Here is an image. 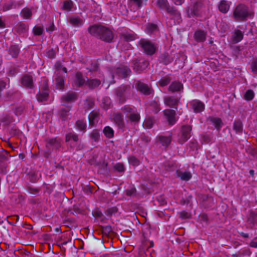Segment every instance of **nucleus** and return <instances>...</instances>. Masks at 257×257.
Segmentation results:
<instances>
[{
  "instance_id": "nucleus-1",
  "label": "nucleus",
  "mask_w": 257,
  "mask_h": 257,
  "mask_svg": "<svg viewBox=\"0 0 257 257\" xmlns=\"http://www.w3.org/2000/svg\"><path fill=\"white\" fill-rule=\"evenodd\" d=\"M88 32L92 36L107 43L111 42L114 38L113 33L110 28L100 25L90 26Z\"/></svg>"
},
{
  "instance_id": "nucleus-2",
  "label": "nucleus",
  "mask_w": 257,
  "mask_h": 257,
  "mask_svg": "<svg viewBox=\"0 0 257 257\" xmlns=\"http://www.w3.org/2000/svg\"><path fill=\"white\" fill-rule=\"evenodd\" d=\"M249 15L247 7L242 4L237 5L234 9L232 18L236 22L246 21Z\"/></svg>"
},
{
  "instance_id": "nucleus-3",
  "label": "nucleus",
  "mask_w": 257,
  "mask_h": 257,
  "mask_svg": "<svg viewBox=\"0 0 257 257\" xmlns=\"http://www.w3.org/2000/svg\"><path fill=\"white\" fill-rule=\"evenodd\" d=\"M132 91L130 85H122L115 89V95L120 103H123L131 94Z\"/></svg>"
},
{
  "instance_id": "nucleus-4",
  "label": "nucleus",
  "mask_w": 257,
  "mask_h": 257,
  "mask_svg": "<svg viewBox=\"0 0 257 257\" xmlns=\"http://www.w3.org/2000/svg\"><path fill=\"white\" fill-rule=\"evenodd\" d=\"M139 45L144 52L148 55H153L156 51V47L154 44L148 40L141 39Z\"/></svg>"
},
{
  "instance_id": "nucleus-5",
  "label": "nucleus",
  "mask_w": 257,
  "mask_h": 257,
  "mask_svg": "<svg viewBox=\"0 0 257 257\" xmlns=\"http://www.w3.org/2000/svg\"><path fill=\"white\" fill-rule=\"evenodd\" d=\"M41 83L42 84L40 86V91L37 94V98L38 101L43 102L46 101L49 95L48 92V84L45 80H44Z\"/></svg>"
},
{
  "instance_id": "nucleus-6",
  "label": "nucleus",
  "mask_w": 257,
  "mask_h": 257,
  "mask_svg": "<svg viewBox=\"0 0 257 257\" xmlns=\"http://www.w3.org/2000/svg\"><path fill=\"white\" fill-rule=\"evenodd\" d=\"M149 62L143 58L137 59L134 62V70L137 73H140L148 66Z\"/></svg>"
},
{
  "instance_id": "nucleus-7",
  "label": "nucleus",
  "mask_w": 257,
  "mask_h": 257,
  "mask_svg": "<svg viewBox=\"0 0 257 257\" xmlns=\"http://www.w3.org/2000/svg\"><path fill=\"white\" fill-rule=\"evenodd\" d=\"M191 130L192 127L189 125H184L182 127L181 136L178 140L179 143L183 144L190 138Z\"/></svg>"
},
{
  "instance_id": "nucleus-8",
  "label": "nucleus",
  "mask_w": 257,
  "mask_h": 257,
  "mask_svg": "<svg viewBox=\"0 0 257 257\" xmlns=\"http://www.w3.org/2000/svg\"><path fill=\"white\" fill-rule=\"evenodd\" d=\"M131 73V70L127 66L121 65L117 67L114 71V75L117 76L120 78H125L130 76Z\"/></svg>"
},
{
  "instance_id": "nucleus-9",
  "label": "nucleus",
  "mask_w": 257,
  "mask_h": 257,
  "mask_svg": "<svg viewBox=\"0 0 257 257\" xmlns=\"http://www.w3.org/2000/svg\"><path fill=\"white\" fill-rule=\"evenodd\" d=\"M135 86L139 91L146 95H150L154 92L150 86L139 80L136 81Z\"/></svg>"
},
{
  "instance_id": "nucleus-10",
  "label": "nucleus",
  "mask_w": 257,
  "mask_h": 257,
  "mask_svg": "<svg viewBox=\"0 0 257 257\" xmlns=\"http://www.w3.org/2000/svg\"><path fill=\"white\" fill-rule=\"evenodd\" d=\"M164 114L170 125H174L177 121L176 117V111L175 110L166 109L164 110Z\"/></svg>"
},
{
  "instance_id": "nucleus-11",
  "label": "nucleus",
  "mask_w": 257,
  "mask_h": 257,
  "mask_svg": "<svg viewBox=\"0 0 257 257\" xmlns=\"http://www.w3.org/2000/svg\"><path fill=\"white\" fill-rule=\"evenodd\" d=\"M180 99V98H176L172 96H166L164 98V101L166 105L177 109Z\"/></svg>"
},
{
  "instance_id": "nucleus-12",
  "label": "nucleus",
  "mask_w": 257,
  "mask_h": 257,
  "mask_svg": "<svg viewBox=\"0 0 257 257\" xmlns=\"http://www.w3.org/2000/svg\"><path fill=\"white\" fill-rule=\"evenodd\" d=\"M21 82L22 86L26 88L30 89L34 88V85L33 79L31 75L29 74H25L23 75L21 79Z\"/></svg>"
},
{
  "instance_id": "nucleus-13",
  "label": "nucleus",
  "mask_w": 257,
  "mask_h": 257,
  "mask_svg": "<svg viewBox=\"0 0 257 257\" xmlns=\"http://www.w3.org/2000/svg\"><path fill=\"white\" fill-rule=\"evenodd\" d=\"M190 104L195 113L201 112L205 109L204 104L199 100H193L190 102Z\"/></svg>"
},
{
  "instance_id": "nucleus-14",
  "label": "nucleus",
  "mask_w": 257,
  "mask_h": 257,
  "mask_svg": "<svg viewBox=\"0 0 257 257\" xmlns=\"http://www.w3.org/2000/svg\"><path fill=\"white\" fill-rule=\"evenodd\" d=\"M55 82L57 89L60 90L64 89L65 78L60 72H55Z\"/></svg>"
},
{
  "instance_id": "nucleus-15",
  "label": "nucleus",
  "mask_w": 257,
  "mask_h": 257,
  "mask_svg": "<svg viewBox=\"0 0 257 257\" xmlns=\"http://www.w3.org/2000/svg\"><path fill=\"white\" fill-rule=\"evenodd\" d=\"M77 97L78 95L76 92H69L63 95L61 97V100L62 102L64 103L72 102L76 100Z\"/></svg>"
},
{
  "instance_id": "nucleus-16",
  "label": "nucleus",
  "mask_w": 257,
  "mask_h": 257,
  "mask_svg": "<svg viewBox=\"0 0 257 257\" xmlns=\"http://www.w3.org/2000/svg\"><path fill=\"white\" fill-rule=\"evenodd\" d=\"M46 147L48 148L57 150L61 147L60 141L56 138L46 140Z\"/></svg>"
},
{
  "instance_id": "nucleus-17",
  "label": "nucleus",
  "mask_w": 257,
  "mask_h": 257,
  "mask_svg": "<svg viewBox=\"0 0 257 257\" xmlns=\"http://www.w3.org/2000/svg\"><path fill=\"white\" fill-rule=\"evenodd\" d=\"M168 90L172 92H181L183 90V85L180 82L174 81L169 86Z\"/></svg>"
},
{
  "instance_id": "nucleus-18",
  "label": "nucleus",
  "mask_w": 257,
  "mask_h": 257,
  "mask_svg": "<svg viewBox=\"0 0 257 257\" xmlns=\"http://www.w3.org/2000/svg\"><path fill=\"white\" fill-rule=\"evenodd\" d=\"M120 38L127 42L132 41L136 39V35L132 31L125 32L119 35Z\"/></svg>"
},
{
  "instance_id": "nucleus-19",
  "label": "nucleus",
  "mask_w": 257,
  "mask_h": 257,
  "mask_svg": "<svg viewBox=\"0 0 257 257\" xmlns=\"http://www.w3.org/2000/svg\"><path fill=\"white\" fill-rule=\"evenodd\" d=\"M15 30L19 34H23L28 31V26L22 22H20L15 27Z\"/></svg>"
},
{
  "instance_id": "nucleus-20",
  "label": "nucleus",
  "mask_w": 257,
  "mask_h": 257,
  "mask_svg": "<svg viewBox=\"0 0 257 257\" xmlns=\"http://www.w3.org/2000/svg\"><path fill=\"white\" fill-rule=\"evenodd\" d=\"M176 174L181 180L186 181L189 180L192 177V174L190 172L187 171L183 172L180 170H177Z\"/></svg>"
},
{
  "instance_id": "nucleus-21",
  "label": "nucleus",
  "mask_w": 257,
  "mask_h": 257,
  "mask_svg": "<svg viewBox=\"0 0 257 257\" xmlns=\"http://www.w3.org/2000/svg\"><path fill=\"white\" fill-rule=\"evenodd\" d=\"M166 11L173 18L176 19L177 21L181 19L180 13L175 8L171 7L169 6Z\"/></svg>"
},
{
  "instance_id": "nucleus-22",
  "label": "nucleus",
  "mask_w": 257,
  "mask_h": 257,
  "mask_svg": "<svg viewBox=\"0 0 257 257\" xmlns=\"http://www.w3.org/2000/svg\"><path fill=\"white\" fill-rule=\"evenodd\" d=\"M247 221L252 227L257 223V214L252 211H250L247 217Z\"/></svg>"
},
{
  "instance_id": "nucleus-23",
  "label": "nucleus",
  "mask_w": 257,
  "mask_h": 257,
  "mask_svg": "<svg viewBox=\"0 0 257 257\" xmlns=\"http://www.w3.org/2000/svg\"><path fill=\"white\" fill-rule=\"evenodd\" d=\"M114 121L118 125L119 128H122L124 127V121L122 115L120 113L114 114L113 116Z\"/></svg>"
},
{
  "instance_id": "nucleus-24",
  "label": "nucleus",
  "mask_w": 257,
  "mask_h": 257,
  "mask_svg": "<svg viewBox=\"0 0 257 257\" xmlns=\"http://www.w3.org/2000/svg\"><path fill=\"white\" fill-rule=\"evenodd\" d=\"M194 39L198 42H203L206 40V34L203 31H197L194 34Z\"/></svg>"
},
{
  "instance_id": "nucleus-25",
  "label": "nucleus",
  "mask_w": 257,
  "mask_h": 257,
  "mask_svg": "<svg viewBox=\"0 0 257 257\" xmlns=\"http://www.w3.org/2000/svg\"><path fill=\"white\" fill-rule=\"evenodd\" d=\"M71 107H68L67 108H61L59 110L58 115L59 117L63 120H65L68 118L69 115V111Z\"/></svg>"
},
{
  "instance_id": "nucleus-26",
  "label": "nucleus",
  "mask_w": 257,
  "mask_h": 257,
  "mask_svg": "<svg viewBox=\"0 0 257 257\" xmlns=\"http://www.w3.org/2000/svg\"><path fill=\"white\" fill-rule=\"evenodd\" d=\"M230 6L225 0H221L218 5V9L222 13H226L229 9Z\"/></svg>"
},
{
  "instance_id": "nucleus-27",
  "label": "nucleus",
  "mask_w": 257,
  "mask_h": 257,
  "mask_svg": "<svg viewBox=\"0 0 257 257\" xmlns=\"http://www.w3.org/2000/svg\"><path fill=\"white\" fill-rule=\"evenodd\" d=\"M101 81L97 79H88L86 84L90 89H94L100 85Z\"/></svg>"
},
{
  "instance_id": "nucleus-28",
  "label": "nucleus",
  "mask_w": 257,
  "mask_h": 257,
  "mask_svg": "<svg viewBox=\"0 0 257 257\" xmlns=\"http://www.w3.org/2000/svg\"><path fill=\"white\" fill-rule=\"evenodd\" d=\"M233 129L236 133L241 134L243 130V124L240 119L235 120L233 124Z\"/></svg>"
},
{
  "instance_id": "nucleus-29",
  "label": "nucleus",
  "mask_w": 257,
  "mask_h": 257,
  "mask_svg": "<svg viewBox=\"0 0 257 257\" xmlns=\"http://www.w3.org/2000/svg\"><path fill=\"white\" fill-rule=\"evenodd\" d=\"M85 80L83 79L82 74L80 72H77L76 74V79L74 82V86L76 87H81L85 84Z\"/></svg>"
},
{
  "instance_id": "nucleus-30",
  "label": "nucleus",
  "mask_w": 257,
  "mask_h": 257,
  "mask_svg": "<svg viewBox=\"0 0 257 257\" xmlns=\"http://www.w3.org/2000/svg\"><path fill=\"white\" fill-rule=\"evenodd\" d=\"M69 22L74 27H79L83 25V21L78 17H70Z\"/></svg>"
},
{
  "instance_id": "nucleus-31",
  "label": "nucleus",
  "mask_w": 257,
  "mask_h": 257,
  "mask_svg": "<svg viewBox=\"0 0 257 257\" xmlns=\"http://www.w3.org/2000/svg\"><path fill=\"white\" fill-rule=\"evenodd\" d=\"M21 15L25 19H31L32 16V10L29 8H25L21 11Z\"/></svg>"
},
{
  "instance_id": "nucleus-32",
  "label": "nucleus",
  "mask_w": 257,
  "mask_h": 257,
  "mask_svg": "<svg viewBox=\"0 0 257 257\" xmlns=\"http://www.w3.org/2000/svg\"><path fill=\"white\" fill-rule=\"evenodd\" d=\"M65 141L66 142L72 141L73 142L76 143L79 141L78 136L73 132L69 133L66 135Z\"/></svg>"
},
{
  "instance_id": "nucleus-33",
  "label": "nucleus",
  "mask_w": 257,
  "mask_h": 257,
  "mask_svg": "<svg viewBox=\"0 0 257 257\" xmlns=\"http://www.w3.org/2000/svg\"><path fill=\"white\" fill-rule=\"evenodd\" d=\"M91 140L97 143L100 139V134L99 130H93L89 135Z\"/></svg>"
},
{
  "instance_id": "nucleus-34",
  "label": "nucleus",
  "mask_w": 257,
  "mask_h": 257,
  "mask_svg": "<svg viewBox=\"0 0 257 257\" xmlns=\"http://www.w3.org/2000/svg\"><path fill=\"white\" fill-rule=\"evenodd\" d=\"M243 35L241 31L239 30H235L232 36V41L234 43H238L243 39Z\"/></svg>"
},
{
  "instance_id": "nucleus-35",
  "label": "nucleus",
  "mask_w": 257,
  "mask_h": 257,
  "mask_svg": "<svg viewBox=\"0 0 257 257\" xmlns=\"http://www.w3.org/2000/svg\"><path fill=\"white\" fill-rule=\"evenodd\" d=\"M129 120L135 123H137L140 120V115L139 113L132 112L128 116Z\"/></svg>"
},
{
  "instance_id": "nucleus-36",
  "label": "nucleus",
  "mask_w": 257,
  "mask_h": 257,
  "mask_svg": "<svg viewBox=\"0 0 257 257\" xmlns=\"http://www.w3.org/2000/svg\"><path fill=\"white\" fill-rule=\"evenodd\" d=\"M76 126L80 131H83V132H86V122L83 120H78L76 122Z\"/></svg>"
},
{
  "instance_id": "nucleus-37",
  "label": "nucleus",
  "mask_w": 257,
  "mask_h": 257,
  "mask_svg": "<svg viewBox=\"0 0 257 257\" xmlns=\"http://www.w3.org/2000/svg\"><path fill=\"white\" fill-rule=\"evenodd\" d=\"M99 112L96 111H92L89 115V124L91 125H93L94 121L96 119V118L99 116Z\"/></svg>"
},
{
  "instance_id": "nucleus-38",
  "label": "nucleus",
  "mask_w": 257,
  "mask_h": 257,
  "mask_svg": "<svg viewBox=\"0 0 257 257\" xmlns=\"http://www.w3.org/2000/svg\"><path fill=\"white\" fill-rule=\"evenodd\" d=\"M20 52V49L18 46H12L9 49V53L13 57L16 58L18 56Z\"/></svg>"
},
{
  "instance_id": "nucleus-39",
  "label": "nucleus",
  "mask_w": 257,
  "mask_h": 257,
  "mask_svg": "<svg viewBox=\"0 0 257 257\" xmlns=\"http://www.w3.org/2000/svg\"><path fill=\"white\" fill-rule=\"evenodd\" d=\"M150 106L155 113H157L161 110L160 104L156 101L151 102Z\"/></svg>"
},
{
  "instance_id": "nucleus-40",
  "label": "nucleus",
  "mask_w": 257,
  "mask_h": 257,
  "mask_svg": "<svg viewBox=\"0 0 257 257\" xmlns=\"http://www.w3.org/2000/svg\"><path fill=\"white\" fill-rule=\"evenodd\" d=\"M157 5L161 9L166 10L169 4L167 0H157Z\"/></svg>"
},
{
  "instance_id": "nucleus-41",
  "label": "nucleus",
  "mask_w": 257,
  "mask_h": 257,
  "mask_svg": "<svg viewBox=\"0 0 257 257\" xmlns=\"http://www.w3.org/2000/svg\"><path fill=\"white\" fill-rule=\"evenodd\" d=\"M103 133L106 138L110 139L114 136L113 130L109 126H105L103 129Z\"/></svg>"
},
{
  "instance_id": "nucleus-42",
  "label": "nucleus",
  "mask_w": 257,
  "mask_h": 257,
  "mask_svg": "<svg viewBox=\"0 0 257 257\" xmlns=\"http://www.w3.org/2000/svg\"><path fill=\"white\" fill-rule=\"evenodd\" d=\"M159 140L164 146H168L170 144L171 140L169 137L159 136Z\"/></svg>"
},
{
  "instance_id": "nucleus-43",
  "label": "nucleus",
  "mask_w": 257,
  "mask_h": 257,
  "mask_svg": "<svg viewBox=\"0 0 257 257\" xmlns=\"http://www.w3.org/2000/svg\"><path fill=\"white\" fill-rule=\"evenodd\" d=\"M142 4L143 0H128V5L131 7L140 8L142 7Z\"/></svg>"
},
{
  "instance_id": "nucleus-44",
  "label": "nucleus",
  "mask_w": 257,
  "mask_h": 257,
  "mask_svg": "<svg viewBox=\"0 0 257 257\" xmlns=\"http://www.w3.org/2000/svg\"><path fill=\"white\" fill-rule=\"evenodd\" d=\"M171 78L168 75L162 78L159 81L160 86L164 87L167 86L171 81Z\"/></svg>"
},
{
  "instance_id": "nucleus-45",
  "label": "nucleus",
  "mask_w": 257,
  "mask_h": 257,
  "mask_svg": "<svg viewBox=\"0 0 257 257\" xmlns=\"http://www.w3.org/2000/svg\"><path fill=\"white\" fill-rule=\"evenodd\" d=\"M210 120L215 125V128L218 130H219L222 124L221 119L219 118L212 117Z\"/></svg>"
},
{
  "instance_id": "nucleus-46",
  "label": "nucleus",
  "mask_w": 257,
  "mask_h": 257,
  "mask_svg": "<svg viewBox=\"0 0 257 257\" xmlns=\"http://www.w3.org/2000/svg\"><path fill=\"white\" fill-rule=\"evenodd\" d=\"M158 30V27L154 24H149L147 26L146 32L149 34H151Z\"/></svg>"
},
{
  "instance_id": "nucleus-47",
  "label": "nucleus",
  "mask_w": 257,
  "mask_h": 257,
  "mask_svg": "<svg viewBox=\"0 0 257 257\" xmlns=\"http://www.w3.org/2000/svg\"><path fill=\"white\" fill-rule=\"evenodd\" d=\"M94 105V101L93 99L87 98L85 102L84 108L86 110H90L92 108Z\"/></svg>"
},
{
  "instance_id": "nucleus-48",
  "label": "nucleus",
  "mask_w": 257,
  "mask_h": 257,
  "mask_svg": "<svg viewBox=\"0 0 257 257\" xmlns=\"http://www.w3.org/2000/svg\"><path fill=\"white\" fill-rule=\"evenodd\" d=\"M73 7V2L71 0L65 1L63 3V10L70 11Z\"/></svg>"
},
{
  "instance_id": "nucleus-49",
  "label": "nucleus",
  "mask_w": 257,
  "mask_h": 257,
  "mask_svg": "<svg viewBox=\"0 0 257 257\" xmlns=\"http://www.w3.org/2000/svg\"><path fill=\"white\" fill-rule=\"evenodd\" d=\"M199 15V12L197 8V4L195 5L192 9L191 10L190 12H188V16L191 18L194 16H198Z\"/></svg>"
},
{
  "instance_id": "nucleus-50",
  "label": "nucleus",
  "mask_w": 257,
  "mask_h": 257,
  "mask_svg": "<svg viewBox=\"0 0 257 257\" xmlns=\"http://www.w3.org/2000/svg\"><path fill=\"white\" fill-rule=\"evenodd\" d=\"M154 124V120L152 118L149 117L145 119L144 122V126L147 128H151Z\"/></svg>"
},
{
  "instance_id": "nucleus-51",
  "label": "nucleus",
  "mask_w": 257,
  "mask_h": 257,
  "mask_svg": "<svg viewBox=\"0 0 257 257\" xmlns=\"http://www.w3.org/2000/svg\"><path fill=\"white\" fill-rule=\"evenodd\" d=\"M254 92L251 90H248L244 95V98L247 101H250L253 98Z\"/></svg>"
},
{
  "instance_id": "nucleus-52",
  "label": "nucleus",
  "mask_w": 257,
  "mask_h": 257,
  "mask_svg": "<svg viewBox=\"0 0 257 257\" xmlns=\"http://www.w3.org/2000/svg\"><path fill=\"white\" fill-rule=\"evenodd\" d=\"M128 162L130 164L134 166H137L140 164V161L135 156L130 157L128 158Z\"/></svg>"
},
{
  "instance_id": "nucleus-53",
  "label": "nucleus",
  "mask_w": 257,
  "mask_h": 257,
  "mask_svg": "<svg viewBox=\"0 0 257 257\" xmlns=\"http://www.w3.org/2000/svg\"><path fill=\"white\" fill-rule=\"evenodd\" d=\"M140 140L142 142V145H146L151 141V138L148 136L143 134L140 138Z\"/></svg>"
},
{
  "instance_id": "nucleus-54",
  "label": "nucleus",
  "mask_w": 257,
  "mask_h": 257,
  "mask_svg": "<svg viewBox=\"0 0 257 257\" xmlns=\"http://www.w3.org/2000/svg\"><path fill=\"white\" fill-rule=\"evenodd\" d=\"M44 29L43 27L35 26L33 28V33L35 35L40 36L43 33Z\"/></svg>"
},
{
  "instance_id": "nucleus-55",
  "label": "nucleus",
  "mask_w": 257,
  "mask_h": 257,
  "mask_svg": "<svg viewBox=\"0 0 257 257\" xmlns=\"http://www.w3.org/2000/svg\"><path fill=\"white\" fill-rule=\"evenodd\" d=\"M162 60L165 65H167L172 62L173 58L170 57L168 54H164L162 56Z\"/></svg>"
},
{
  "instance_id": "nucleus-56",
  "label": "nucleus",
  "mask_w": 257,
  "mask_h": 257,
  "mask_svg": "<svg viewBox=\"0 0 257 257\" xmlns=\"http://www.w3.org/2000/svg\"><path fill=\"white\" fill-rule=\"evenodd\" d=\"M121 111L123 113H132L134 112V108L130 105H125L121 107Z\"/></svg>"
},
{
  "instance_id": "nucleus-57",
  "label": "nucleus",
  "mask_w": 257,
  "mask_h": 257,
  "mask_svg": "<svg viewBox=\"0 0 257 257\" xmlns=\"http://www.w3.org/2000/svg\"><path fill=\"white\" fill-rule=\"evenodd\" d=\"M101 230L103 234L105 235H108L112 231V228L109 225L102 226Z\"/></svg>"
},
{
  "instance_id": "nucleus-58",
  "label": "nucleus",
  "mask_w": 257,
  "mask_h": 257,
  "mask_svg": "<svg viewBox=\"0 0 257 257\" xmlns=\"http://www.w3.org/2000/svg\"><path fill=\"white\" fill-rule=\"evenodd\" d=\"M16 6H14V4L13 3L5 4L4 5L3 7V11L4 12H6L7 11H9L13 8H16Z\"/></svg>"
},
{
  "instance_id": "nucleus-59",
  "label": "nucleus",
  "mask_w": 257,
  "mask_h": 257,
  "mask_svg": "<svg viewBox=\"0 0 257 257\" xmlns=\"http://www.w3.org/2000/svg\"><path fill=\"white\" fill-rule=\"evenodd\" d=\"M9 153L7 151H3L0 153V162H4L8 160Z\"/></svg>"
},
{
  "instance_id": "nucleus-60",
  "label": "nucleus",
  "mask_w": 257,
  "mask_h": 257,
  "mask_svg": "<svg viewBox=\"0 0 257 257\" xmlns=\"http://www.w3.org/2000/svg\"><path fill=\"white\" fill-rule=\"evenodd\" d=\"M179 217L182 219H187L190 218L191 215L188 212L182 211L179 212Z\"/></svg>"
},
{
  "instance_id": "nucleus-61",
  "label": "nucleus",
  "mask_w": 257,
  "mask_h": 257,
  "mask_svg": "<svg viewBox=\"0 0 257 257\" xmlns=\"http://www.w3.org/2000/svg\"><path fill=\"white\" fill-rule=\"evenodd\" d=\"M251 67L253 73L257 74V59L253 60L251 63Z\"/></svg>"
},
{
  "instance_id": "nucleus-62",
  "label": "nucleus",
  "mask_w": 257,
  "mask_h": 257,
  "mask_svg": "<svg viewBox=\"0 0 257 257\" xmlns=\"http://www.w3.org/2000/svg\"><path fill=\"white\" fill-rule=\"evenodd\" d=\"M93 215L97 218H101L103 215L102 213L98 209H95L92 212Z\"/></svg>"
},
{
  "instance_id": "nucleus-63",
  "label": "nucleus",
  "mask_w": 257,
  "mask_h": 257,
  "mask_svg": "<svg viewBox=\"0 0 257 257\" xmlns=\"http://www.w3.org/2000/svg\"><path fill=\"white\" fill-rule=\"evenodd\" d=\"M114 168L117 171L120 172H123L124 171V166H123V164H122L121 163H117L115 165Z\"/></svg>"
},
{
  "instance_id": "nucleus-64",
  "label": "nucleus",
  "mask_w": 257,
  "mask_h": 257,
  "mask_svg": "<svg viewBox=\"0 0 257 257\" xmlns=\"http://www.w3.org/2000/svg\"><path fill=\"white\" fill-rule=\"evenodd\" d=\"M55 52L53 49L49 50L47 52V56L50 58H55Z\"/></svg>"
}]
</instances>
